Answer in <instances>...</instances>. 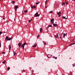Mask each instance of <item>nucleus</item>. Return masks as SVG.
Listing matches in <instances>:
<instances>
[{"label":"nucleus","instance_id":"obj_39","mask_svg":"<svg viewBox=\"0 0 75 75\" xmlns=\"http://www.w3.org/2000/svg\"><path fill=\"white\" fill-rule=\"evenodd\" d=\"M39 35H38L37 37V38H38V37H39Z\"/></svg>","mask_w":75,"mask_h":75},{"label":"nucleus","instance_id":"obj_35","mask_svg":"<svg viewBox=\"0 0 75 75\" xmlns=\"http://www.w3.org/2000/svg\"><path fill=\"white\" fill-rule=\"evenodd\" d=\"M31 8H33V5H31Z\"/></svg>","mask_w":75,"mask_h":75},{"label":"nucleus","instance_id":"obj_30","mask_svg":"<svg viewBox=\"0 0 75 75\" xmlns=\"http://www.w3.org/2000/svg\"><path fill=\"white\" fill-rule=\"evenodd\" d=\"M74 44H75V43H73L71 45H74Z\"/></svg>","mask_w":75,"mask_h":75},{"label":"nucleus","instance_id":"obj_44","mask_svg":"<svg viewBox=\"0 0 75 75\" xmlns=\"http://www.w3.org/2000/svg\"><path fill=\"white\" fill-rule=\"evenodd\" d=\"M6 33V32H4V33Z\"/></svg>","mask_w":75,"mask_h":75},{"label":"nucleus","instance_id":"obj_27","mask_svg":"<svg viewBox=\"0 0 75 75\" xmlns=\"http://www.w3.org/2000/svg\"><path fill=\"white\" fill-rule=\"evenodd\" d=\"M53 13V11H50L49 12L50 13Z\"/></svg>","mask_w":75,"mask_h":75},{"label":"nucleus","instance_id":"obj_26","mask_svg":"<svg viewBox=\"0 0 75 75\" xmlns=\"http://www.w3.org/2000/svg\"><path fill=\"white\" fill-rule=\"evenodd\" d=\"M10 68L9 67H8V71H9V70H10Z\"/></svg>","mask_w":75,"mask_h":75},{"label":"nucleus","instance_id":"obj_23","mask_svg":"<svg viewBox=\"0 0 75 75\" xmlns=\"http://www.w3.org/2000/svg\"><path fill=\"white\" fill-rule=\"evenodd\" d=\"M43 43L44 44V45H45V44H46V42H44V41H43Z\"/></svg>","mask_w":75,"mask_h":75},{"label":"nucleus","instance_id":"obj_3","mask_svg":"<svg viewBox=\"0 0 75 75\" xmlns=\"http://www.w3.org/2000/svg\"><path fill=\"white\" fill-rule=\"evenodd\" d=\"M18 8V5H16L15 6L14 8L15 10V11H17V8Z\"/></svg>","mask_w":75,"mask_h":75},{"label":"nucleus","instance_id":"obj_19","mask_svg":"<svg viewBox=\"0 0 75 75\" xmlns=\"http://www.w3.org/2000/svg\"><path fill=\"white\" fill-rule=\"evenodd\" d=\"M8 36H6L5 38V39L6 40H8Z\"/></svg>","mask_w":75,"mask_h":75},{"label":"nucleus","instance_id":"obj_9","mask_svg":"<svg viewBox=\"0 0 75 75\" xmlns=\"http://www.w3.org/2000/svg\"><path fill=\"white\" fill-rule=\"evenodd\" d=\"M53 24L54 27H55L56 26H58V25H57V24H56L53 23Z\"/></svg>","mask_w":75,"mask_h":75},{"label":"nucleus","instance_id":"obj_32","mask_svg":"<svg viewBox=\"0 0 75 75\" xmlns=\"http://www.w3.org/2000/svg\"><path fill=\"white\" fill-rule=\"evenodd\" d=\"M2 33H3L2 32H0V35H1V34H2Z\"/></svg>","mask_w":75,"mask_h":75},{"label":"nucleus","instance_id":"obj_22","mask_svg":"<svg viewBox=\"0 0 75 75\" xmlns=\"http://www.w3.org/2000/svg\"><path fill=\"white\" fill-rule=\"evenodd\" d=\"M53 58H54V59H57V57H53Z\"/></svg>","mask_w":75,"mask_h":75},{"label":"nucleus","instance_id":"obj_25","mask_svg":"<svg viewBox=\"0 0 75 75\" xmlns=\"http://www.w3.org/2000/svg\"><path fill=\"white\" fill-rule=\"evenodd\" d=\"M40 2H36V4H39V3H40Z\"/></svg>","mask_w":75,"mask_h":75},{"label":"nucleus","instance_id":"obj_28","mask_svg":"<svg viewBox=\"0 0 75 75\" xmlns=\"http://www.w3.org/2000/svg\"><path fill=\"white\" fill-rule=\"evenodd\" d=\"M31 20H32V19H31L30 20L28 21V22L29 23H30V22H31Z\"/></svg>","mask_w":75,"mask_h":75},{"label":"nucleus","instance_id":"obj_2","mask_svg":"<svg viewBox=\"0 0 75 75\" xmlns=\"http://www.w3.org/2000/svg\"><path fill=\"white\" fill-rule=\"evenodd\" d=\"M38 14V12H37L36 13H35L34 15V17H39L40 16V15Z\"/></svg>","mask_w":75,"mask_h":75},{"label":"nucleus","instance_id":"obj_40","mask_svg":"<svg viewBox=\"0 0 75 75\" xmlns=\"http://www.w3.org/2000/svg\"><path fill=\"white\" fill-rule=\"evenodd\" d=\"M61 15H59L58 16L59 17H61Z\"/></svg>","mask_w":75,"mask_h":75},{"label":"nucleus","instance_id":"obj_17","mask_svg":"<svg viewBox=\"0 0 75 75\" xmlns=\"http://www.w3.org/2000/svg\"><path fill=\"white\" fill-rule=\"evenodd\" d=\"M11 39H12V38H9L7 39V40L8 41H10V40H11Z\"/></svg>","mask_w":75,"mask_h":75},{"label":"nucleus","instance_id":"obj_37","mask_svg":"<svg viewBox=\"0 0 75 75\" xmlns=\"http://www.w3.org/2000/svg\"><path fill=\"white\" fill-rule=\"evenodd\" d=\"M68 4V2H66V4Z\"/></svg>","mask_w":75,"mask_h":75},{"label":"nucleus","instance_id":"obj_47","mask_svg":"<svg viewBox=\"0 0 75 75\" xmlns=\"http://www.w3.org/2000/svg\"><path fill=\"white\" fill-rule=\"evenodd\" d=\"M61 38V37H60V38Z\"/></svg>","mask_w":75,"mask_h":75},{"label":"nucleus","instance_id":"obj_6","mask_svg":"<svg viewBox=\"0 0 75 75\" xmlns=\"http://www.w3.org/2000/svg\"><path fill=\"white\" fill-rule=\"evenodd\" d=\"M37 44V43H35L34 45L33 46V47H36Z\"/></svg>","mask_w":75,"mask_h":75},{"label":"nucleus","instance_id":"obj_21","mask_svg":"<svg viewBox=\"0 0 75 75\" xmlns=\"http://www.w3.org/2000/svg\"><path fill=\"white\" fill-rule=\"evenodd\" d=\"M5 62H6V61L5 60H4V61L2 62V63L3 64H5Z\"/></svg>","mask_w":75,"mask_h":75},{"label":"nucleus","instance_id":"obj_36","mask_svg":"<svg viewBox=\"0 0 75 75\" xmlns=\"http://www.w3.org/2000/svg\"><path fill=\"white\" fill-rule=\"evenodd\" d=\"M2 54H6V53H4V52H2Z\"/></svg>","mask_w":75,"mask_h":75},{"label":"nucleus","instance_id":"obj_31","mask_svg":"<svg viewBox=\"0 0 75 75\" xmlns=\"http://www.w3.org/2000/svg\"><path fill=\"white\" fill-rule=\"evenodd\" d=\"M72 65H73V66L74 67H75V64H72Z\"/></svg>","mask_w":75,"mask_h":75},{"label":"nucleus","instance_id":"obj_15","mask_svg":"<svg viewBox=\"0 0 75 75\" xmlns=\"http://www.w3.org/2000/svg\"><path fill=\"white\" fill-rule=\"evenodd\" d=\"M62 18H64V19H67V18H68V17H67V18H66L65 17H64V16H63L62 17Z\"/></svg>","mask_w":75,"mask_h":75},{"label":"nucleus","instance_id":"obj_45","mask_svg":"<svg viewBox=\"0 0 75 75\" xmlns=\"http://www.w3.org/2000/svg\"><path fill=\"white\" fill-rule=\"evenodd\" d=\"M23 71H24V70H23Z\"/></svg>","mask_w":75,"mask_h":75},{"label":"nucleus","instance_id":"obj_41","mask_svg":"<svg viewBox=\"0 0 75 75\" xmlns=\"http://www.w3.org/2000/svg\"><path fill=\"white\" fill-rule=\"evenodd\" d=\"M51 24H54V22H51Z\"/></svg>","mask_w":75,"mask_h":75},{"label":"nucleus","instance_id":"obj_14","mask_svg":"<svg viewBox=\"0 0 75 75\" xmlns=\"http://www.w3.org/2000/svg\"><path fill=\"white\" fill-rule=\"evenodd\" d=\"M9 50H11V45H10H10L9 46Z\"/></svg>","mask_w":75,"mask_h":75},{"label":"nucleus","instance_id":"obj_10","mask_svg":"<svg viewBox=\"0 0 75 75\" xmlns=\"http://www.w3.org/2000/svg\"><path fill=\"white\" fill-rule=\"evenodd\" d=\"M62 6H65V3L64 2L62 3Z\"/></svg>","mask_w":75,"mask_h":75},{"label":"nucleus","instance_id":"obj_5","mask_svg":"<svg viewBox=\"0 0 75 75\" xmlns=\"http://www.w3.org/2000/svg\"><path fill=\"white\" fill-rule=\"evenodd\" d=\"M61 35H62V36L63 35V37H65V34L64 33H62L61 34Z\"/></svg>","mask_w":75,"mask_h":75},{"label":"nucleus","instance_id":"obj_18","mask_svg":"<svg viewBox=\"0 0 75 75\" xmlns=\"http://www.w3.org/2000/svg\"><path fill=\"white\" fill-rule=\"evenodd\" d=\"M36 8V6H34V5H33V8Z\"/></svg>","mask_w":75,"mask_h":75},{"label":"nucleus","instance_id":"obj_49","mask_svg":"<svg viewBox=\"0 0 75 75\" xmlns=\"http://www.w3.org/2000/svg\"><path fill=\"white\" fill-rule=\"evenodd\" d=\"M66 35H67V33L66 34Z\"/></svg>","mask_w":75,"mask_h":75},{"label":"nucleus","instance_id":"obj_1","mask_svg":"<svg viewBox=\"0 0 75 75\" xmlns=\"http://www.w3.org/2000/svg\"><path fill=\"white\" fill-rule=\"evenodd\" d=\"M26 45V43L25 42L23 44H22L21 45V47H23V49L24 50V46H25V45Z\"/></svg>","mask_w":75,"mask_h":75},{"label":"nucleus","instance_id":"obj_34","mask_svg":"<svg viewBox=\"0 0 75 75\" xmlns=\"http://www.w3.org/2000/svg\"><path fill=\"white\" fill-rule=\"evenodd\" d=\"M47 0H46V1H45V4H47Z\"/></svg>","mask_w":75,"mask_h":75},{"label":"nucleus","instance_id":"obj_16","mask_svg":"<svg viewBox=\"0 0 75 75\" xmlns=\"http://www.w3.org/2000/svg\"><path fill=\"white\" fill-rule=\"evenodd\" d=\"M42 28H40V33H41V32H42Z\"/></svg>","mask_w":75,"mask_h":75},{"label":"nucleus","instance_id":"obj_43","mask_svg":"<svg viewBox=\"0 0 75 75\" xmlns=\"http://www.w3.org/2000/svg\"><path fill=\"white\" fill-rule=\"evenodd\" d=\"M73 1H75V0H72Z\"/></svg>","mask_w":75,"mask_h":75},{"label":"nucleus","instance_id":"obj_13","mask_svg":"<svg viewBox=\"0 0 75 75\" xmlns=\"http://www.w3.org/2000/svg\"><path fill=\"white\" fill-rule=\"evenodd\" d=\"M21 43H19L18 44V46H19V47H20V46H21Z\"/></svg>","mask_w":75,"mask_h":75},{"label":"nucleus","instance_id":"obj_7","mask_svg":"<svg viewBox=\"0 0 75 75\" xmlns=\"http://www.w3.org/2000/svg\"><path fill=\"white\" fill-rule=\"evenodd\" d=\"M55 37H56V38H58H58H58V34H57V35H55Z\"/></svg>","mask_w":75,"mask_h":75},{"label":"nucleus","instance_id":"obj_20","mask_svg":"<svg viewBox=\"0 0 75 75\" xmlns=\"http://www.w3.org/2000/svg\"><path fill=\"white\" fill-rule=\"evenodd\" d=\"M13 52H14V56H15V55H16V54H17V53L15 52L14 51Z\"/></svg>","mask_w":75,"mask_h":75},{"label":"nucleus","instance_id":"obj_38","mask_svg":"<svg viewBox=\"0 0 75 75\" xmlns=\"http://www.w3.org/2000/svg\"><path fill=\"white\" fill-rule=\"evenodd\" d=\"M3 20H5V18H4V17L3 18Z\"/></svg>","mask_w":75,"mask_h":75},{"label":"nucleus","instance_id":"obj_29","mask_svg":"<svg viewBox=\"0 0 75 75\" xmlns=\"http://www.w3.org/2000/svg\"><path fill=\"white\" fill-rule=\"evenodd\" d=\"M15 3V2L14 1H12V3L13 4H14V3Z\"/></svg>","mask_w":75,"mask_h":75},{"label":"nucleus","instance_id":"obj_12","mask_svg":"<svg viewBox=\"0 0 75 75\" xmlns=\"http://www.w3.org/2000/svg\"><path fill=\"white\" fill-rule=\"evenodd\" d=\"M57 14H58V15H61V13L60 12H58Z\"/></svg>","mask_w":75,"mask_h":75},{"label":"nucleus","instance_id":"obj_33","mask_svg":"<svg viewBox=\"0 0 75 75\" xmlns=\"http://www.w3.org/2000/svg\"><path fill=\"white\" fill-rule=\"evenodd\" d=\"M74 41V42H75V39H73V40H72V41Z\"/></svg>","mask_w":75,"mask_h":75},{"label":"nucleus","instance_id":"obj_42","mask_svg":"<svg viewBox=\"0 0 75 75\" xmlns=\"http://www.w3.org/2000/svg\"><path fill=\"white\" fill-rule=\"evenodd\" d=\"M1 43L0 42V47H1Z\"/></svg>","mask_w":75,"mask_h":75},{"label":"nucleus","instance_id":"obj_46","mask_svg":"<svg viewBox=\"0 0 75 75\" xmlns=\"http://www.w3.org/2000/svg\"><path fill=\"white\" fill-rule=\"evenodd\" d=\"M65 1H66V0H65Z\"/></svg>","mask_w":75,"mask_h":75},{"label":"nucleus","instance_id":"obj_4","mask_svg":"<svg viewBox=\"0 0 75 75\" xmlns=\"http://www.w3.org/2000/svg\"><path fill=\"white\" fill-rule=\"evenodd\" d=\"M52 55H51V54H49L47 55V57L48 58H50L52 57Z\"/></svg>","mask_w":75,"mask_h":75},{"label":"nucleus","instance_id":"obj_24","mask_svg":"<svg viewBox=\"0 0 75 75\" xmlns=\"http://www.w3.org/2000/svg\"><path fill=\"white\" fill-rule=\"evenodd\" d=\"M28 11L27 10H25L24 11V13H27V12Z\"/></svg>","mask_w":75,"mask_h":75},{"label":"nucleus","instance_id":"obj_11","mask_svg":"<svg viewBox=\"0 0 75 75\" xmlns=\"http://www.w3.org/2000/svg\"><path fill=\"white\" fill-rule=\"evenodd\" d=\"M54 19H52L50 20V22H54Z\"/></svg>","mask_w":75,"mask_h":75},{"label":"nucleus","instance_id":"obj_48","mask_svg":"<svg viewBox=\"0 0 75 75\" xmlns=\"http://www.w3.org/2000/svg\"><path fill=\"white\" fill-rule=\"evenodd\" d=\"M0 1H1V0H0Z\"/></svg>","mask_w":75,"mask_h":75},{"label":"nucleus","instance_id":"obj_8","mask_svg":"<svg viewBox=\"0 0 75 75\" xmlns=\"http://www.w3.org/2000/svg\"><path fill=\"white\" fill-rule=\"evenodd\" d=\"M52 27V25H49L47 27V28H49V27Z\"/></svg>","mask_w":75,"mask_h":75}]
</instances>
